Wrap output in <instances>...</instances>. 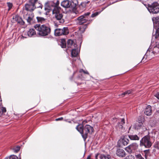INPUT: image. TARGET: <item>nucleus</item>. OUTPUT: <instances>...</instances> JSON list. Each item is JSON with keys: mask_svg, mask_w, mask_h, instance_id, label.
<instances>
[{"mask_svg": "<svg viewBox=\"0 0 159 159\" xmlns=\"http://www.w3.org/2000/svg\"><path fill=\"white\" fill-rule=\"evenodd\" d=\"M122 144L124 145H127L129 142V140L125 137H124L121 140Z\"/></svg>", "mask_w": 159, "mask_h": 159, "instance_id": "24", "label": "nucleus"}, {"mask_svg": "<svg viewBox=\"0 0 159 159\" xmlns=\"http://www.w3.org/2000/svg\"><path fill=\"white\" fill-rule=\"evenodd\" d=\"M131 126L129 128V129L130 130V129H131Z\"/></svg>", "mask_w": 159, "mask_h": 159, "instance_id": "50", "label": "nucleus"}, {"mask_svg": "<svg viewBox=\"0 0 159 159\" xmlns=\"http://www.w3.org/2000/svg\"><path fill=\"white\" fill-rule=\"evenodd\" d=\"M93 128L89 125H86L84 128V134H82V136L85 141L87 139L88 134H92L93 131Z\"/></svg>", "mask_w": 159, "mask_h": 159, "instance_id": "6", "label": "nucleus"}, {"mask_svg": "<svg viewBox=\"0 0 159 159\" xmlns=\"http://www.w3.org/2000/svg\"><path fill=\"white\" fill-rule=\"evenodd\" d=\"M159 6V3H158Z\"/></svg>", "mask_w": 159, "mask_h": 159, "instance_id": "52", "label": "nucleus"}, {"mask_svg": "<svg viewBox=\"0 0 159 159\" xmlns=\"http://www.w3.org/2000/svg\"><path fill=\"white\" fill-rule=\"evenodd\" d=\"M143 58H144V57L143 58L142 60H143Z\"/></svg>", "mask_w": 159, "mask_h": 159, "instance_id": "51", "label": "nucleus"}, {"mask_svg": "<svg viewBox=\"0 0 159 159\" xmlns=\"http://www.w3.org/2000/svg\"><path fill=\"white\" fill-rule=\"evenodd\" d=\"M155 48H159V43L156 45Z\"/></svg>", "mask_w": 159, "mask_h": 159, "instance_id": "45", "label": "nucleus"}, {"mask_svg": "<svg viewBox=\"0 0 159 159\" xmlns=\"http://www.w3.org/2000/svg\"><path fill=\"white\" fill-rule=\"evenodd\" d=\"M20 147L19 146H17L13 148V150L14 152L17 153L20 150Z\"/></svg>", "mask_w": 159, "mask_h": 159, "instance_id": "34", "label": "nucleus"}, {"mask_svg": "<svg viewBox=\"0 0 159 159\" xmlns=\"http://www.w3.org/2000/svg\"><path fill=\"white\" fill-rule=\"evenodd\" d=\"M34 28L38 31V34L42 36H45L48 35L51 32L50 26L48 24H36Z\"/></svg>", "mask_w": 159, "mask_h": 159, "instance_id": "1", "label": "nucleus"}, {"mask_svg": "<svg viewBox=\"0 0 159 159\" xmlns=\"http://www.w3.org/2000/svg\"><path fill=\"white\" fill-rule=\"evenodd\" d=\"M28 36L30 37L34 36L36 35V32L33 29H30L27 33Z\"/></svg>", "mask_w": 159, "mask_h": 159, "instance_id": "18", "label": "nucleus"}, {"mask_svg": "<svg viewBox=\"0 0 159 159\" xmlns=\"http://www.w3.org/2000/svg\"><path fill=\"white\" fill-rule=\"evenodd\" d=\"M83 72L85 74H89V72L87 71H85L84 70Z\"/></svg>", "mask_w": 159, "mask_h": 159, "instance_id": "46", "label": "nucleus"}, {"mask_svg": "<svg viewBox=\"0 0 159 159\" xmlns=\"http://www.w3.org/2000/svg\"><path fill=\"white\" fill-rule=\"evenodd\" d=\"M39 5H37V4H36L35 5V6H36V8H40L42 9L43 8V5L41 4L39 2L37 3Z\"/></svg>", "mask_w": 159, "mask_h": 159, "instance_id": "39", "label": "nucleus"}, {"mask_svg": "<svg viewBox=\"0 0 159 159\" xmlns=\"http://www.w3.org/2000/svg\"><path fill=\"white\" fill-rule=\"evenodd\" d=\"M67 46L69 48H76L77 45L71 39H68L67 41Z\"/></svg>", "mask_w": 159, "mask_h": 159, "instance_id": "12", "label": "nucleus"}, {"mask_svg": "<svg viewBox=\"0 0 159 159\" xmlns=\"http://www.w3.org/2000/svg\"><path fill=\"white\" fill-rule=\"evenodd\" d=\"M76 128L82 135V134H84V128H83V125L81 124L79 125L76 126Z\"/></svg>", "mask_w": 159, "mask_h": 159, "instance_id": "19", "label": "nucleus"}, {"mask_svg": "<svg viewBox=\"0 0 159 159\" xmlns=\"http://www.w3.org/2000/svg\"><path fill=\"white\" fill-rule=\"evenodd\" d=\"M99 159H111V156L107 154H101L99 155Z\"/></svg>", "mask_w": 159, "mask_h": 159, "instance_id": "16", "label": "nucleus"}, {"mask_svg": "<svg viewBox=\"0 0 159 159\" xmlns=\"http://www.w3.org/2000/svg\"><path fill=\"white\" fill-rule=\"evenodd\" d=\"M59 3H60V2H59V0H57L56 1V3L55 2V8H53V9H55L56 8H57L58 9L59 8H61L60 7L58 6Z\"/></svg>", "mask_w": 159, "mask_h": 159, "instance_id": "36", "label": "nucleus"}, {"mask_svg": "<svg viewBox=\"0 0 159 159\" xmlns=\"http://www.w3.org/2000/svg\"><path fill=\"white\" fill-rule=\"evenodd\" d=\"M128 137L129 139L132 140H139L140 139L139 137L136 134L129 135Z\"/></svg>", "mask_w": 159, "mask_h": 159, "instance_id": "20", "label": "nucleus"}, {"mask_svg": "<svg viewBox=\"0 0 159 159\" xmlns=\"http://www.w3.org/2000/svg\"><path fill=\"white\" fill-rule=\"evenodd\" d=\"M63 119V118L62 117H60L59 118H58L57 119H56V121H58L60 120H62Z\"/></svg>", "mask_w": 159, "mask_h": 159, "instance_id": "43", "label": "nucleus"}, {"mask_svg": "<svg viewBox=\"0 0 159 159\" xmlns=\"http://www.w3.org/2000/svg\"><path fill=\"white\" fill-rule=\"evenodd\" d=\"M73 2H72L68 0H64L61 3V5L65 8H74L72 6V4H73Z\"/></svg>", "mask_w": 159, "mask_h": 159, "instance_id": "9", "label": "nucleus"}, {"mask_svg": "<svg viewBox=\"0 0 159 159\" xmlns=\"http://www.w3.org/2000/svg\"><path fill=\"white\" fill-rule=\"evenodd\" d=\"M61 9V8H59L58 9L56 8L55 9L53 10L52 13L54 15L56 19L58 21L59 23H63L64 22V20L63 18V15L60 12Z\"/></svg>", "mask_w": 159, "mask_h": 159, "instance_id": "3", "label": "nucleus"}, {"mask_svg": "<svg viewBox=\"0 0 159 159\" xmlns=\"http://www.w3.org/2000/svg\"><path fill=\"white\" fill-rule=\"evenodd\" d=\"M144 113L147 116H151L152 113L151 107L150 105H148L145 109Z\"/></svg>", "mask_w": 159, "mask_h": 159, "instance_id": "13", "label": "nucleus"}, {"mask_svg": "<svg viewBox=\"0 0 159 159\" xmlns=\"http://www.w3.org/2000/svg\"><path fill=\"white\" fill-rule=\"evenodd\" d=\"M89 2H84L81 3L80 6V8H83V10H84L85 9V8L87 4H88Z\"/></svg>", "mask_w": 159, "mask_h": 159, "instance_id": "27", "label": "nucleus"}, {"mask_svg": "<svg viewBox=\"0 0 159 159\" xmlns=\"http://www.w3.org/2000/svg\"><path fill=\"white\" fill-rule=\"evenodd\" d=\"M7 5L8 8V10L9 11L12 8L13 6V4L11 3L10 2H7Z\"/></svg>", "mask_w": 159, "mask_h": 159, "instance_id": "35", "label": "nucleus"}, {"mask_svg": "<svg viewBox=\"0 0 159 159\" xmlns=\"http://www.w3.org/2000/svg\"><path fill=\"white\" fill-rule=\"evenodd\" d=\"M135 157L137 159H144L140 154L136 155H135Z\"/></svg>", "mask_w": 159, "mask_h": 159, "instance_id": "38", "label": "nucleus"}, {"mask_svg": "<svg viewBox=\"0 0 159 159\" xmlns=\"http://www.w3.org/2000/svg\"><path fill=\"white\" fill-rule=\"evenodd\" d=\"M125 123L124 119L123 118L121 120V122L118 124L117 126L119 127V128L122 129L123 128V125Z\"/></svg>", "mask_w": 159, "mask_h": 159, "instance_id": "26", "label": "nucleus"}, {"mask_svg": "<svg viewBox=\"0 0 159 159\" xmlns=\"http://www.w3.org/2000/svg\"><path fill=\"white\" fill-rule=\"evenodd\" d=\"M156 49V48L155 47L153 49V50L152 51L151 50V49L150 48H148V49L147 50L146 53L145 55L148 58H150L151 57L150 56H152L153 55H155V54L156 53V52H155L154 51V49Z\"/></svg>", "mask_w": 159, "mask_h": 159, "instance_id": "10", "label": "nucleus"}, {"mask_svg": "<svg viewBox=\"0 0 159 159\" xmlns=\"http://www.w3.org/2000/svg\"><path fill=\"white\" fill-rule=\"evenodd\" d=\"M156 36H159V28H158L156 32Z\"/></svg>", "mask_w": 159, "mask_h": 159, "instance_id": "40", "label": "nucleus"}, {"mask_svg": "<svg viewBox=\"0 0 159 159\" xmlns=\"http://www.w3.org/2000/svg\"><path fill=\"white\" fill-rule=\"evenodd\" d=\"M46 2L48 3V5L51 7L52 8V7H53L54 8L55 7V2L53 1H48Z\"/></svg>", "mask_w": 159, "mask_h": 159, "instance_id": "29", "label": "nucleus"}, {"mask_svg": "<svg viewBox=\"0 0 159 159\" xmlns=\"http://www.w3.org/2000/svg\"><path fill=\"white\" fill-rule=\"evenodd\" d=\"M45 10L46 11V12L45 14V15H47L48 14V13L50 12V11L53 10V9L51 8L48 4V3L46 2L45 5Z\"/></svg>", "mask_w": 159, "mask_h": 159, "instance_id": "21", "label": "nucleus"}, {"mask_svg": "<svg viewBox=\"0 0 159 159\" xmlns=\"http://www.w3.org/2000/svg\"><path fill=\"white\" fill-rule=\"evenodd\" d=\"M152 20H153V23H155L158 26H159V21H154V19H153Z\"/></svg>", "mask_w": 159, "mask_h": 159, "instance_id": "41", "label": "nucleus"}, {"mask_svg": "<svg viewBox=\"0 0 159 159\" xmlns=\"http://www.w3.org/2000/svg\"><path fill=\"white\" fill-rule=\"evenodd\" d=\"M91 13L90 12H87L85 13L84 15H81L77 18L78 23L80 25L89 22V23L91 22L93 20L90 19V15Z\"/></svg>", "mask_w": 159, "mask_h": 159, "instance_id": "2", "label": "nucleus"}, {"mask_svg": "<svg viewBox=\"0 0 159 159\" xmlns=\"http://www.w3.org/2000/svg\"><path fill=\"white\" fill-rule=\"evenodd\" d=\"M13 19L18 23L20 25H24V22L21 18L19 16L16 15L15 16H13Z\"/></svg>", "mask_w": 159, "mask_h": 159, "instance_id": "15", "label": "nucleus"}, {"mask_svg": "<svg viewBox=\"0 0 159 159\" xmlns=\"http://www.w3.org/2000/svg\"><path fill=\"white\" fill-rule=\"evenodd\" d=\"M91 156L90 155H89L87 157V159H91Z\"/></svg>", "mask_w": 159, "mask_h": 159, "instance_id": "47", "label": "nucleus"}, {"mask_svg": "<svg viewBox=\"0 0 159 159\" xmlns=\"http://www.w3.org/2000/svg\"><path fill=\"white\" fill-rule=\"evenodd\" d=\"M143 125V123L138 122L136 123L134 125V128L135 129H138L142 128Z\"/></svg>", "mask_w": 159, "mask_h": 159, "instance_id": "23", "label": "nucleus"}, {"mask_svg": "<svg viewBox=\"0 0 159 159\" xmlns=\"http://www.w3.org/2000/svg\"><path fill=\"white\" fill-rule=\"evenodd\" d=\"M139 147V145L136 143H133L126 147L125 150L129 153L134 152L137 150Z\"/></svg>", "mask_w": 159, "mask_h": 159, "instance_id": "8", "label": "nucleus"}, {"mask_svg": "<svg viewBox=\"0 0 159 159\" xmlns=\"http://www.w3.org/2000/svg\"><path fill=\"white\" fill-rule=\"evenodd\" d=\"M37 21L39 23H44L46 21V19L43 17L37 16L36 17Z\"/></svg>", "mask_w": 159, "mask_h": 159, "instance_id": "25", "label": "nucleus"}, {"mask_svg": "<svg viewBox=\"0 0 159 159\" xmlns=\"http://www.w3.org/2000/svg\"><path fill=\"white\" fill-rule=\"evenodd\" d=\"M36 6H34L31 4L28 3L26 4L25 5V10L27 11H32L36 8Z\"/></svg>", "mask_w": 159, "mask_h": 159, "instance_id": "11", "label": "nucleus"}, {"mask_svg": "<svg viewBox=\"0 0 159 159\" xmlns=\"http://www.w3.org/2000/svg\"><path fill=\"white\" fill-rule=\"evenodd\" d=\"M140 146H144L146 148H149L151 147L152 143L150 141V137L145 136L143 137L140 141Z\"/></svg>", "mask_w": 159, "mask_h": 159, "instance_id": "4", "label": "nucleus"}, {"mask_svg": "<svg viewBox=\"0 0 159 159\" xmlns=\"http://www.w3.org/2000/svg\"><path fill=\"white\" fill-rule=\"evenodd\" d=\"M100 154H99L98 153H97L96 154V155H95V159H98V156H99V155H100Z\"/></svg>", "mask_w": 159, "mask_h": 159, "instance_id": "44", "label": "nucleus"}, {"mask_svg": "<svg viewBox=\"0 0 159 159\" xmlns=\"http://www.w3.org/2000/svg\"><path fill=\"white\" fill-rule=\"evenodd\" d=\"M98 12H96L92 14L90 16V19H91V17L93 18L96 16L98 15Z\"/></svg>", "mask_w": 159, "mask_h": 159, "instance_id": "37", "label": "nucleus"}, {"mask_svg": "<svg viewBox=\"0 0 159 159\" xmlns=\"http://www.w3.org/2000/svg\"><path fill=\"white\" fill-rule=\"evenodd\" d=\"M6 111V108L2 107H0V116L3 115L4 113Z\"/></svg>", "mask_w": 159, "mask_h": 159, "instance_id": "28", "label": "nucleus"}, {"mask_svg": "<svg viewBox=\"0 0 159 159\" xmlns=\"http://www.w3.org/2000/svg\"><path fill=\"white\" fill-rule=\"evenodd\" d=\"M4 159H19L16 156L12 155L11 156L9 157H6ZM20 159V158H19Z\"/></svg>", "mask_w": 159, "mask_h": 159, "instance_id": "33", "label": "nucleus"}, {"mask_svg": "<svg viewBox=\"0 0 159 159\" xmlns=\"http://www.w3.org/2000/svg\"><path fill=\"white\" fill-rule=\"evenodd\" d=\"M131 93H132V91L131 90H128V91L125 92L121 94L120 95H119V96H120L121 97H123L125 95H129V94Z\"/></svg>", "mask_w": 159, "mask_h": 159, "instance_id": "30", "label": "nucleus"}, {"mask_svg": "<svg viewBox=\"0 0 159 159\" xmlns=\"http://www.w3.org/2000/svg\"><path fill=\"white\" fill-rule=\"evenodd\" d=\"M84 70L83 69H81L80 70V72H84Z\"/></svg>", "mask_w": 159, "mask_h": 159, "instance_id": "48", "label": "nucleus"}, {"mask_svg": "<svg viewBox=\"0 0 159 159\" xmlns=\"http://www.w3.org/2000/svg\"><path fill=\"white\" fill-rule=\"evenodd\" d=\"M73 48L71 51V55L72 57H76L77 56L79 51L78 49H76V48Z\"/></svg>", "mask_w": 159, "mask_h": 159, "instance_id": "22", "label": "nucleus"}, {"mask_svg": "<svg viewBox=\"0 0 159 159\" xmlns=\"http://www.w3.org/2000/svg\"><path fill=\"white\" fill-rule=\"evenodd\" d=\"M154 96L157 99H159V94L158 93H157L155 94Z\"/></svg>", "mask_w": 159, "mask_h": 159, "instance_id": "42", "label": "nucleus"}, {"mask_svg": "<svg viewBox=\"0 0 159 159\" xmlns=\"http://www.w3.org/2000/svg\"><path fill=\"white\" fill-rule=\"evenodd\" d=\"M38 1V0H29V3L35 6V5L37 4Z\"/></svg>", "mask_w": 159, "mask_h": 159, "instance_id": "31", "label": "nucleus"}, {"mask_svg": "<svg viewBox=\"0 0 159 159\" xmlns=\"http://www.w3.org/2000/svg\"><path fill=\"white\" fill-rule=\"evenodd\" d=\"M61 46L63 48H65L66 47V41L64 39H62L61 40Z\"/></svg>", "mask_w": 159, "mask_h": 159, "instance_id": "32", "label": "nucleus"}, {"mask_svg": "<svg viewBox=\"0 0 159 159\" xmlns=\"http://www.w3.org/2000/svg\"><path fill=\"white\" fill-rule=\"evenodd\" d=\"M155 20H158V17H156V18H155Z\"/></svg>", "mask_w": 159, "mask_h": 159, "instance_id": "49", "label": "nucleus"}, {"mask_svg": "<svg viewBox=\"0 0 159 159\" xmlns=\"http://www.w3.org/2000/svg\"><path fill=\"white\" fill-rule=\"evenodd\" d=\"M69 33V31L67 27H64L62 29H57L54 30V34L56 36L66 35Z\"/></svg>", "mask_w": 159, "mask_h": 159, "instance_id": "7", "label": "nucleus"}, {"mask_svg": "<svg viewBox=\"0 0 159 159\" xmlns=\"http://www.w3.org/2000/svg\"><path fill=\"white\" fill-rule=\"evenodd\" d=\"M34 17L33 13H31V15L27 14L24 16V19H25L29 23H30Z\"/></svg>", "mask_w": 159, "mask_h": 159, "instance_id": "17", "label": "nucleus"}, {"mask_svg": "<svg viewBox=\"0 0 159 159\" xmlns=\"http://www.w3.org/2000/svg\"><path fill=\"white\" fill-rule=\"evenodd\" d=\"M147 8L150 13L157 14L159 12L158 3L156 2H153L151 5H148Z\"/></svg>", "mask_w": 159, "mask_h": 159, "instance_id": "5", "label": "nucleus"}, {"mask_svg": "<svg viewBox=\"0 0 159 159\" xmlns=\"http://www.w3.org/2000/svg\"><path fill=\"white\" fill-rule=\"evenodd\" d=\"M116 154L118 156L120 157H124L125 156V152L122 149H118L116 151Z\"/></svg>", "mask_w": 159, "mask_h": 159, "instance_id": "14", "label": "nucleus"}]
</instances>
